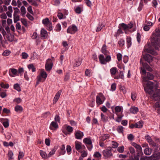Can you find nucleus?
Returning a JSON list of instances; mask_svg holds the SVG:
<instances>
[{
    "instance_id": "40",
    "label": "nucleus",
    "mask_w": 160,
    "mask_h": 160,
    "mask_svg": "<svg viewBox=\"0 0 160 160\" xmlns=\"http://www.w3.org/2000/svg\"><path fill=\"white\" fill-rule=\"evenodd\" d=\"M102 52L105 55H107L108 53V51L106 50V45L104 44L103 45L101 49Z\"/></svg>"
},
{
    "instance_id": "3",
    "label": "nucleus",
    "mask_w": 160,
    "mask_h": 160,
    "mask_svg": "<svg viewBox=\"0 0 160 160\" xmlns=\"http://www.w3.org/2000/svg\"><path fill=\"white\" fill-rule=\"evenodd\" d=\"M112 148L109 147L108 148L103 150L102 154L105 159H107L112 156Z\"/></svg>"
},
{
    "instance_id": "64",
    "label": "nucleus",
    "mask_w": 160,
    "mask_h": 160,
    "mask_svg": "<svg viewBox=\"0 0 160 160\" xmlns=\"http://www.w3.org/2000/svg\"><path fill=\"white\" fill-rule=\"evenodd\" d=\"M14 13L13 15L18 14L19 12V9L17 7L14 8Z\"/></svg>"
},
{
    "instance_id": "18",
    "label": "nucleus",
    "mask_w": 160,
    "mask_h": 160,
    "mask_svg": "<svg viewBox=\"0 0 160 160\" xmlns=\"http://www.w3.org/2000/svg\"><path fill=\"white\" fill-rule=\"evenodd\" d=\"M58 128V126L56 122L52 121L50 125V129L51 130H55L57 129Z\"/></svg>"
},
{
    "instance_id": "42",
    "label": "nucleus",
    "mask_w": 160,
    "mask_h": 160,
    "mask_svg": "<svg viewBox=\"0 0 160 160\" xmlns=\"http://www.w3.org/2000/svg\"><path fill=\"white\" fill-rule=\"evenodd\" d=\"M109 137L110 135L109 134H105L101 137V140L102 141H104L106 139L109 138Z\"/></svg>"
},
{
    "instance_id": "15",
    "label": "nucleus",
    "mask_w": 160,
    "mask_h": 160,
    "mask_svg": "<svg viewBox=\"0 0 160 160\" xmlns=\"http://www.w3.org/2000/svg\"><path fill=\"white\" fill-rule=\"evenodd\" d=\"M142 55L144 59L148 62L150 63L152 61L153 58L150 55L146 54L145 55L143 54Z\"/></svg>"
},
{
    "instance_id": "44",
    "label": "nucleus",
    "mask_w": 160,
    "mask_h": 160,
    "mask_svg": "<svg viewBox=\"0 0 160 160\" xmlns=\"http://www.w3.org/2000/svg\"><path fill=\"white\" fill-rule=\"evenodd\" d=\"M118 143L117 142L113 141H112V148H116L118 147Z\"/></svg>"
},
{
    "instance_id": "46",
    "label": "nucleus",
    "mask_w": 160,
    "mask_h": 160,
    "mask_svg": "<svg viewBox=\"0 0 160 160\" xmlns=\"http://www.w3.org/2000/svg\"><path fill=\"white\" fill-rule=\"evenodd\" d=\"M14 22L16 23L19 20V16L18 14L13 15Z\"/></svg>"
},
{
    "instance_id": "7",
    "label": "nucleus",
    "mask_w": 160,
    "mask_h": 160,
    "mask_svg": "<svg viewBox=\"0 0 160 160\" xmlns=\"http://www.w3.org/2000/svg\"><path fill=\"white\" fill-rule=\"evenodd\" d=\"M105 99V98L102 93H99L98 95L96 97V102L97 105L99 106L102 104L104 101Z\"/></svg>"
},
{
    "instance_id": "59",
    "label": "nucleus",
    "mask_w": 160,
    "mask_h": 160,
    "mask_svg": "<svg viewBox=\"0 0 160 160\" xmlns=\"http://www.w3.org/2000/svg\"><path fill=\"white\" fill-rule=\"evenodd\" d=\"M118 117L117 119L116 120V121L118 122H120L121 120L122 117H123V115H118V116H117Z\"/></svg>"
},
{
    "instance_id": "5",
    "label": "nucleus",
    "mask_w": 160,
    "mask_h": 160,
    "mask_svg": "<svg viewBox=\"0 0 160 160\" xmlns=\"http://www.w3.org/2000/svg\"><path fill=\"white\" fill-rule=\"evenodd\" d=\"M99 59L100 63L102 64H106L107 62L111 61V57L109 55H107L105 58L104 56L102 54L99 56Z\"/></svg>"
},
{
    "instance_id": "19",
    "label": "nucleus",
    "mask_w": 160,
    "mask_h": 160,
    "mask_svg": "<svg viewBox=\"0 0 160 160\" xmlns=\"http://www.w3.org/2000/svg\"><path fill=\"white\" fill-rule=\"evenodd\" d=\"M1 121L3 122L2 124L5 128H8L9 126V120L7 118H2Z\"/></svg>"
},
{
    "instance_id": "30",
    "label": "nucleus",
    "mask_w": 160,
    "mask_h": 160,
    "mask_svg": "<svg viewBox=\"0 0 160 160\" xmlns=\"http://www.w3.org/2000/svg\"><path fill=\"white\" fill-rule=\"evenodd\" d=\"M127 44L128 48H129L132 45L131 38L130 37H128L127 38Z\"/></svg>"
},
{
    "instance_id": "53",
    "label": "nucleus",
    "mask_w": 160,
    "mask_h": 160,
    "mask_svg": "<svg viewBox=\"0 0 160 160\" xmlns=\"http://www.w3.org/2000/svg\"><path fill=\"white\" fill-rule=\"evenodd\" d=\"M71 147L70 145H67V146L66 150L68 155H70L71 153Z\"/></svg>"
},
{
    "instance_id": "37",
    "label": "nucleus",
    "mask_w": 160,
    "mask_h": 160,
    "mask_svg": "<svg viewBox=\"0 0 160 160\" xmlns=\"http://www.w3.org/2000/svg\"><path fill=\"white\" fill-rule=\"evenodd\" d=\"M65 126L66 127V130L70 134L73 132V128L72 127L66 124L65 125Z\"/></svg>"
},
{
    "instance_id": "56",
    "label": "nucleus",
    "mask_w": 160,
    "mask_h": 160,
    "mask_svg": "<svg viewBox=\"0 0 160 160\" xmlns=\"http://www.w3.org/2000/svg\"><path fill=\"white\" fill-rule=\"evenodd\" d=\"M124 150V147L123 146H120L118 148L117 151L119 153H122Z\"/></svg>"
},
{
    "instance_id": "36",
    "label": "nucleus",
    "mask_w": 160,
    "mask_h": 160,
    "mask_svg": "<svg viewBox=\"0 0 160 160\" xmlns=\"http://www.w3.org/2000/svg\"><path fill=\"white\" fill-rule=\"evenodd\" d=\"M136 128H140L143 126V123L142 121H139L135 123Z\"/></svg>"
},
{
    "instance_id": "41",
    "label": "nucleus",
    "mask_w": 160,
    "mask_h": 160,
    "mask_svg": "<svg viewBox=\"0 0 160 160\" xmlns=\"http://www.w3.org/2000/svg\"><path fill=\"white\" fill-rule=\"evenodd\" d=\"M14 88L18 92L21 91V89L18 83L15 84L13 86Z\"/></svg>"
},
{
    "instance_id": "22",
    "label": "nucleus",
    "mask_w": 160,
    "mask_h": 160,
    "mask_svg": "<svg viewBox=\"0 0 160 160\" xmlns=\"http://www.w3.org/2000/svg\"><path fill=\"white\" fill-rule=\"evenodd\" d=\"M10 70L11 71V72H9V74L11 77H14L16 76L18 72L16 69L15 68H11Z\"/></svg>"
},
{
    "instance_id": "52",
    "label": "nucleus",
    "mask_w": 160,
    "mask_h": 160,
    "mask_svg": "<svg viewBox=\"0 0 160 160\" xmlns=\"http://www.w3.org/2000/svg\"><path fill=\"white\" fill-rule=\"evenodd\" d=\"M118 43L119 46L122 47L124 44V40L122 39H120L118 41Z\"/></svg>"
},
{
    "instance_id": "62",
    "label": "nucleus",
    "mask_w": 160,
    "mask_h": 160,
    "mask_svg": "<svg viewBox=\"0 0 160 160\" xmlns=\"http://www.w3.org/2000/svg\"><path fill=\"white\" fill-rule=\"evenodd\" d=\"M152 6L156 8L158 4V3L156 0H153L152 1Z\"/></svg>"
},
{
    "instance_id": "32",
    "label": "nucleus",
    "mask_w": 160,
    "mask_h": 160,
    "mask_svg": "<svg viewBox=\"0 0 160 160\" xmlns=\"http://www.w3.org/2000/svg\"><path fill=\"white\" fill-rule=\"evenodd\" d=\"M39 75L41 76L44 80L46 79L48 76L47 73L44 71H42Z\"/></svg>"
},
{
    "instance_id": "49",
    "label": "nucleus",
    "mask_w": 160,
    "mask_h": 160,
    "mask_svg": "<svg viewBox=\"0 0 160 160\" xmlns=\"http://www.w3.org/2000/svg\"><path fill=\"white\" fill-rule=\"evenodd\" d=\"M82 11V8L79 6L77 7L75 9L76 12L78 14L80 13Z\"/></svg>"
},
{
    "instance_id": "33",
    "label": "nucleus",
    "mask_w": 160,
    "mask_h": 160,
    "mask_svg": "<svg viewBox=\"0 0 160 160\" xmlns=\"http://www.w3.org/2000/svg\"><path fill=\"white\" fill-rule=\"evenodd\" d=\"M147 77H147V80L148 81V80H152L154 78V76L152 74L149 72H148L147 73Z\"/></svg>"
},
{
    "instance_id": "14",
    "label": "nucleus",
    "mask_w": 160,
    "mask_h": 160,
    "mask_svg": "<svg viewBox=\"0 0 160 160\" xmlns=\"http://www.w3.org/2000/svg\"><path fill=\"white\" fill-rule=\"evenodd\" d=\"M75 138L78 139H81L84 135L83 132L79 130L75 131Z\"/></svg>"
},
{
    "instance_id": "39",
    "label": "nucleus",
    "mask_w": 160,
    "mask_h": 160,
    "mask_svg": "<svg viewBox=\"0 0 160 160\" xmlns=\"http://www.w3.org/2000/svg\"><path fill=\"white\" fill-rule=\"evenodd\" d=\"M65 145L63 144L62 145V147L61 148V151L60 152V154L61 155H63L66 153V151L65 150Z\"/></svg>"
},
{
    "instance_id": "11",
    "label": "nucleus",
    "mask_w": 160,
    "mask_h": 160,
    "mask_svg": "<svg viewBox=\"0 0 160 160\" xmlns=\"http://www.w3.org/2000/svg\"><path fill=\"white\" fill-rule=\"evenodd\" d=\"M152 97L155 100L160 101V89H156Z\"/></svg>"
},
{
    "instance_id": "20",
    "label": "nucleus",
    "mask_w": 160,
    "mask_h": 160,
    "mask_svg": "<svg viewBox=\"0 0 160 160\" xmlns=\"http://www.w3.org/2000/svg\"><path fill=\"white\" fill-rule=\"evenodd\" d=\"M123 111L122 107L121 106H117L115 108V114L118 116V113L122 112Z\"/></svg>"
},
{
    "instance_id": "47",
    "label": "nucleus",
    "mask_w": 160,
    "mask_h": 160,
    "mask_svg": "<svg viewBox=\"0 0 160 160\" xmlns=\"http://www.w3.org/2000/svg\"><path fill=\"white\" fill-rule=\"evenodd\" d=\"M0 86L2 88H8L9 87V85L8 83L5 84L3 82H1L0 84Z\"/></svg>"
},
{
    "instance_id": "29",
    "label": "nucleus",
    "mask_w": 160,
    "mask_h": 160,
    "mask_svg": "<svg viewBox=\"0 0 160 160\" xmlns=\"http://www.w3.org/2000/svg\"><path fill=\"white\" fill-rule=\"evenodd\" d=\"M40 153L41 156L43 158L46 159L49 158L48 157V155H47L45 152H44L42 150L40 151Z\"/></svg>"
},
{
    "instance_id": "55",
    "label": "nucleus",
    "mask_w": 160,
    "mask_h": 160,
    "mask_svg": "<svg viewBox=\"0 0 160 160\" xmlns=\"http://www.w3.org/2000/svg\"><path fill=\"white\" fill-rule=\"evenodd\" d=\"M61 29V27L60 23L58 24L56 26L55 30L57 32L60 31Z\"/></svg>"
},
{
    "instance_id": "31",
    "label": "nucleus",
    "mask_w": 160,
    "mask_h": 160,
    "mask_svg": "<svg viewBox=\"0 0 160 160\" xmlns=\"http://www.w3.org/2000/svg\"><path fill=\"white\" fill-rule=\"evenodd\" d=\"M117 72L118 69L116 67H113L110 70V72L111 75H115Z\"/></svg>"
},
{
    "instance_id": "57",
    "label": "nucleus",
    "mask_w": 160,
    "mask_h": 160,
    "mask_svg": "<svg viewBox=\"0 0 160 160\" xmlns=\"http://www.w3.org/2000/svg\"><path fill=\"white\" fill-rule=\"evenodd\" d=\"M101 154L99 153V152H95L94 154H93V156L95 158H98L99 157H101Z\"/></svg>"
},
{
    "instance_id": "4",
    "label": "nucleus",
    "mask_w": 160,
    "mask_h": 160,
    "mask_svg": "<svg viewBox=\"0 0 160 160\" xmlns=\"http://www.w3.org/2000/svg\"><path fill=\"white\" fill-rule=\"evenodd\" d=\"M83 142L86 146L88 150L91 151L93 148L92 142L90 137L85 138L83 139Z\"/></svg>"
},
{
    "instance_id": "12",
    "label": "nucleus",
    "mask_w": 160,
    "mask_h": 160,
    "mask_svg": "<svg viewBox=\"0 0 160 160\" xmlns=\"http://www.w3.org/2000/svg\"><path fill=\"white\" fill-rule=\"evenodd\" d=\"M75 146L76 149L78 151H79L83 147L85 148V147L84 145H82L81 142L76 141L75 142Z\"/></svg>"
},
{
    "instance_id": "9",
    "label": "nucleus",
    "mask_w": 160,
    "mask_h": 160,
    "mask_svg": "<svg viewBox=\"0 0 160 160\" xmlns=\"http://www.w3.org/2000/svg\"><path fill=\"white\" fill-rule=\"evenodd\" d=\"M53 63L52 61L50 59H48L47 60L45 65V68L47 71H50L52 68Z\"/></svg>"
},
{
    "instance_id": "45",
    "label": "nucleus",
    "mask_w": 160,
    "mask_h": 160,
    "mask_svg": "<svg viewBox=\"0 0 160 160\" xmlns=\"http://www.w3.org/2000/svg\"><path fill=\"white\" fill-rule=\"evenodd\" d=\"M28 68L29 69H32V72H34L36 71V68L32 64H31L28 65Z\"/></svg>"
},
{
    "instance_id": "60",
    "label": "nucleus",
    "mask_w": 160,
    "mask_h": 160,
    "mask_svg": "<svg viewBox=\"0 0 160 160\" xmlns=\"http://www.w3.org/2000/svg\"><path fill=\"white\" fill-rule=\"evenodd\" d=\"M28 54L25 52H23L22 53V58L26 59L28 57Z\"/></svg>"
},
{
    "instance_id": "24",
    "label": "nucleus",
    "mask_w": 160,
    "mask_h": 160,
    "mask_svg": "<svg viewBox=\"0 0 160 160\" xmlns=\"http://www.w3.org/2000/svg\"><path fill=\"white\" fill-rule=\"evenodd\" d=\"M15 110L17 112L20 113L22 112L23 108L21 106L17 105L15 107Z\"/></svg>"
},
{
    "instance_id": "43",
    "label": "nucleus",
    "mask_w": 160,
    "mask_h": 160,
    "mask_svg": "<svg viewBox=\"0 0 160 160\" xmlns=\"http://www.w3.org/2000/svg\"><path fill=\"white\" fill-rule=\"evenodd\" d=\"M117 130L119 133H122L123 131V127L122 126H119L117 128Z\"/></svg>"
},
{
    "instance_id": "51",
    "label": "nucleus",
    "mask_w": 160,
    "mask_h": 160,
    "mask_svg": "<svg viewBox=\"0 0 160 160\" xmlns=\"http://www.w3.org/2000/svg\"><path fill=\"white\" fill-rule=\"evenodd\" d=\"M13 154L12 151H9L8 152V157L9 160H12L13 159Z\"/></svg>"
},
{
    "instance_id": "61",
    "label": "nucleus",
    "mask_w": 160,
    "mask_h": 160,
    "mask_svg": "<svg viewBox=\"0 0 160 160\" xmlns=\"http://www.w3.org/2000/svg\"><path fill=\"white\" fill-rule=\"evenodd\" d=\"M24 156V154L23 152H19V155L18 156V159L20 160L21 159H22Z\"/></svg>"
},
{
    "instance_id": "63",
    "label": "nucleus",
    "mask_w": 160,
    "mask_h": 160,
    "mask_svg": "<svg viewBox=\"0 0 160 160\" xmlns=\"http://www.w3.org/2000/svg\"><path fill=\"white\" fill-rule=\"evenodd\" d=\"M103 26L104 25L102 24H101L100 25L98 26L96 29V32H98L101 31Z\"/></svg>"
},
{
    "instance_id": "13",
    "label": "nucleus",
    "mask_w": 160,
    "mask_h": 160,
    "mask_svg": "<svg viewBox=\"0 0 160 160\" xmlns=\"http://www.w3.org/2000/svg\"><path fill=\"white\" fill-rule=\"evenodd\" d=\"M132 145L136 148L137 151L138 152L137 153V155L139 156V153L142 152V148L141 146L135 142L132 143Z\"/></svg>"
},
{
    "instance_id": "16",
    "label": "nucleus",
    "mask_w": 160,
    "mask_h": 160,
    "mask_svg": "<svg viewBox=\"0 0 160 160\" xmlns=\"http://www.w3.org/2000/svg\"><path fill=\"white\" fill-rule=\"evenodd\" d=\"M147 46L146 45L144 48V50L145 52L150 53L152 55H157V52L153 49H152L150 48H147Z\"/></svg>"
},
{
    "instance_id": "17",
    "label": "nucleus",
    "mask_w": 160,
    "mask_h": 160,
    "mask_svg": "<svg viewBox=\"0 0 160 160\" xmlns=\"http://www.w3.org/2000/svg\"><path fill=\"white\" fill-rule=\"evenodd\" d=\"M62 91L59 90L56 94L53 100V104H55L59 98L61 94Z\"/></svg>"
},
{
    "instance_id": "2",
    "label": "nucleus",
    "mask_w": 160,
    "mask_h": 160,
    "mask_svg": "<svg viewBox=\"0 0 160 160\" xmlns=\"http://www.w3.org/2000/svg\"><path fill=\"white\" fill-rule=\"evenodd\" d=\"M142 78V85L145 91L149 94H152L153 92L152 89L154 87V83L151 81H147V77L143 76Z\"/></svg>"
},
{
    "instance_id": "38",
    "label": "nucleus",
    "mask_w": 160,
    "mask_h": 160,
    "mask_svg": "<svg viewBox=\"0 0 160 160\" xmlns=\"http://www.w3.org/2000/svg\"><path fill=\"white\" fill-rule=\"evenodd\" d=\"M57 16L60 19H62L66 18V17L64 16L62 12H58L57 14Z\"/></svg>"
},
{
    "instance_id": "54",
    "label": "nucleus",
    "mask_w": 160,
    "mask_h": 160,
    "mask_svg": "<svg viewBox=\"0 0 160 160\" xmlns=\"http://www.w3.org/2000/svg\"><path fill=\"white\" fill-rule=\"evenodd\" d=\"M10 53L11 52L9 50H6L3 52L2 55L4 56H8Z\"/></svg>"
},
{
    "instance_id": "1",
    "label": "nucleus",
    "mask_w": 160,
    "mask_h": 160,
    "mask_svg": "<svg viewBox=\"0 0 160 160\" xmlns=\"http://www.w3.org/2000/svg\"><path fill=\"white\" fill-rule=\"evenodd\" d=\"M152 38L151 39L152 46L156 50H158L160 48V30L156 29L153 33Z\"/></svg>"
},
{
    "instance_id": "8",
    "label": "nucleus",
    "mask_w": 160,
    "mask_h": 160,
    "mask_svg": "<svg viewBox=\"0 0 160 160\" xmlns=\"http://www.w3.org/2000/svg\"><path fill=\"white\" fill-rule=\"evenodd\" d=\"M78 30L77 27L75 25H72L69 26L67 29L68 33L71 34L75 33Z\"/></svg>"
},
{
    "instance_id": "21",
    "label": "nucleus",
    "mask_w": 160,
    "mask_h": 160,
    "mask_svg": "<svg viewBox=\"0 0 160 160\" xmlns=\"http://www.w3.org/2000/svg\"><path fill=\"white\" fill-rule=\"evenodd\" d=\"M129 111L130 113L135 114L138 112L139 109L138 107L132 106L130 108Z\"/></svg>"
},
{
    "instance_id": "25",
    "label": "nucleus",
    "mask_w": 160,
    "mask_h": 160,
    "mask_svg": "<svg viewBox=\"0 0 160 160\" xmlns=\"http://www.w3.org/2000/svg\"><path fill=\"white\" fill-rule=\"evenodd\" d=\"M101 120L103 122H106L108 121V118L102 113L101 114Z\"/></svg>"
},
{
    "instance_id": "6",
    "label": "nucleus",
    "mask_w": 160,
    "mask_h": 160,
    "mask_svg": "<svg viewBox=\"0 0 160 160\" xmlns=\"http://www.w3.org/2000/svg\"><path fill=\"white\" fill-rule=\"evenodd\" d=\"M42 23L46 27L47 29L48 30L51 31L52 30V23L48 18H47L43 19Z\"/></svg>"
},
{
    "instance_id": "48",
    "label": "nucleus",
    "mask_w": 160,
    "mask_h": 160,
    "mask_svg": "<svg viewBox=\"0 0 160 160\" xmlns=\"http://www.w3.org/2000/svg\"><path fill=\"white\" fill-rule=\"evenodd\" d=\"M137 98V94L136 92H132L131 93V98L133 101H135Z\"/></svg>"
},
{
    "instance_id": "35",
    "label": "nucleus",
    "mask_w": 160,
    "mask_h": 160,
    "mask_svg": "<svg viewBox=\"0 0 160 160\" xmlns=\"http://www.w3.org/2000/svg\"><path fill=\"white\" fill-rule=\"evenodd\" d=\"M20 11L21 15L22 16H24L26 13V11L25 8L24 6H21Z\"/></svg>"
},
{
    "instance_id": "28",
    "label": "nucleus",
    "mask_w": 160,
    "mask_h": 160,
    "mask_svg": "<svg viewBox=\"0 0 160 160\" xmlns=\"http://www.w3.org/2000/svg\"><path fill=\"white\" fill-rule=\"evenodd\" d=\"M142 64L143 67L144 68H145L147 70L150 72L152 71V69L148 64L142 62Z\"/></svg>"
},
{
    "instance_id": "27",
    "label": "nucleus",
    "mask_w": 160,
    "mask_h": 160,
    "mask_svg": "<svg viewBox=\"0 0 160 160\" xmlns=\"http://www.w3.org/2000/svg\"><path fill=\"white\" fill-rule=\"evenodd\" d=\"M41 37L44 38H46L48 36V32L44 29H42L41 31Z\"/></svg>"
},
{
    "instance_id": "50",
    "label": "nucleus",
    "mask_w": 160,
    "mask_h": 160,
    "mask_svg": "<svg viewBox=\"0 0 160 160\" xmlns=\"http://www.w3.org/2000/svg\"><path fill=\"white\" fill-rule=\"evenodd\" d=\"M56 150V148H54L48 154V157L49 158L53 155L55 153Z\"/></svg>"
},
{
    "instance_id": "34",
    "label": "nucleus",
    "mask_w": 160,
    "mask_h": 160,
    "mask_svg": "<svg viewBox=\"0 0 160 160\" xmlns=\"http://www.w3.org/2000/svg\"><path fill=\"white\" fill-rule=\"evenodd\" d=\"M144 152L146 155H149L151 153L152 150L149 148H147L144 150Z\"/></svg>"
},
{
    "instance_id": "58",
    "label": "nucleus",
    "mask_w": 160,
    "mask_h": 160,
    "mask_svg": "<svg viewBox=\"0 0 160 160\" xmlns=\"http://www.w3.org/2000/svg\"><path fill=\"white\" fill-rule=\"evenodd\" d=\"M81 63V61L80 60L76 61L75 63L74 64V66L78 67L79 66Z\"/></svg>"
},
{
    "instance_id": "23",
    "label": "nucleus",
    "mask_w": 160,
    "mask_h": 160,
    "mask_svg": "<svg viewBox=\"0 0 160 160\" xmlns=\"http://www.w3.org/2000/svg\"><path fill=\"white\" fill-rule=\"evenodd\" d=\"M8 11L6 12L7 15L9 18H12V6H9L8 8Z\"/></svg>"
},
{
    "instance_id": "10",
    "label": "nucleus",
    "mask_w": 160,
    "mask_h": 160,
    "mask_svg": "<svg viewBox=\"0 0 160 160\" xmlns=\"http://www.w3.org/2000/svg\"><path fill=\"white\" fill-rule=\"evenodd\" d=\"M133 26V24L132 22H130L128 25L122 23L119 25V28H120V27H122L124 30L126 31L128 30L129 29L131 28Z\"/></svg>"
},
{
    "instance_id": "26",
    "label": "nucleus",
    "mask_w": 160,
    "mask_h": 160,
    "mask_svg": "<svg viewBox=\"0 0 160 160\" xmlns=\"http://www.w3.org/2000/svg\"><path fill=\"white\" fill-rule=\"evenodd\" d=\"M145 138L150 144L152 145V146H154L155 145V143L153 142L151 138L149 136H146Z\"/></svg>"
}]
</instances>
